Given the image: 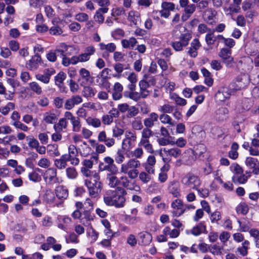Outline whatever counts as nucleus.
<instances>
[{"label":"nucleus","mask_w":259,"mask_h":259,"mask_svg":"<svg viewBox=\"0 0 259 259\" xmlns=\"http://www.w3.org/2000/svg\"><path fill=\"white\" fill-rule=\"evenodd\" d=\"M116 189L121 194H117L116 192L112 191H108L104 197V201L108 205L115 206L118 208L122 207L125 202L124 196L126 194V192L120 187H117Z\"/></svg>","instance_id":"1"},{"label":"nucleus","mask_w":259,"mask_h":259,"mask_svg":"<svg viewBox=\"0 0 259 259\" xmlns=\"http://www.w3.org/2000/svg\"><path fill=\"white\" fill-rule=\"evenodd\" d=\"M141 162L136 158H131L127 162L122 163L120 168L121 173L126 174L131 179H135L139 175L138 168L141 166Z\"/></svg>","instance_id":"2"},{"label":"nucleus","mask_w":259,"mask_h":259,"mask_svg":"<svg viewBox=\"0 0 259 259\" xmlns=\"http://www.w3.org/2000/svg\"><path fill=\"white\" fill-rule=\"evenodd\" d=\"M98 141L100 143H104L105 145L95 143L96 152L98 154H102L106 151V147L111 148L115 144V140L113 138L107 137L106 132L105 131H100L97 136ZM94 142H95L94 141Z\"/></svg>","instance_id":"3"},{"label":"nucleus","mask_w":259,"mask_h":259,"mask_svg":"<svg viewBox=\"0 0 259 259\" xmlns=\"http://www.w3.org/2000/svg\"><path fill=\"white\" fill-rule=\"evenodd\" d=\"M84 185L88 189L90 196L93 198L98 196L102 189V183L100 181V179H94L93 181L91 179H85L84 180Z\"/></svg>","instance_id":"4"},{"label":"nucleus","mask_w":259,"mask_h":259,"mask_svg":"<svg viewBox=\"0 0 259 259\" xmlns=\"http://www.w3.org/2000/svg\"><path fill=\"white\" fill-rule=\"evenodd\" d=\"M181 183L184 185L192 188L194 190L197 189L201 184L200 178L191 172H189L183 177L181 180Z\"/></svg>","instance_id":"5"},{"label":"nucleus","mask_w":259,"mask_h":259,"mask_svg":"<svg viewBox=\"0 0 259 259\" xmlns=\"http://www.w3.org/2000/svg\"><path fill=\"white\" fill-rule=\"evenodd\" d=\"M191 38L192 35L188 32L181 34L179 37V40L174 41L171 46L176 51H182L184 47L188 45Z\"/></svg>","instance_id":"6"},{"label":"nucleus","mask_w":259,"mask_h":259,"mask_svg":"<svg viewBox=\"0 0 259 259\" xmlns=\"http://www.w3.org/2000/svg\"><path fill=\"white\" fill-rule=\"evenodd\" d=\"M160 155L162 157V160L165 163H168L171 160V158H178L181 155V150L178 148H164L161 150Z\"/></svg>","instance_id":"7"},{"label":"nucleus","mask_w":259,"mask_h":259,"mask_svg":"<svg viewBox=\"0 0 259 259\" xmlns=\"http://www.w3.org/2000/svg\"><path fill=\"white\" fill-rule=\"evenodd\" d=\"M245 163L250 169L249 171H246V174L259 175V161L256 158L247 157L245 159Z\"/></svg>","instance_id":"8"},{"label":"nucleus","mask_w":259,"mask_h":259,"mask_svg":"<svg viewBox=\"0 0 259 259\" xmlns=\"http://www.w3.org/2000/svg\"><path fill=\"white\" fill-rule=\"evenodd\" d=\"M137 137L135 132L131 131H126L125 134V138L122 142V147H125L128 149H131L134 147L137 142Z\"/></svg>","instance_id":"9"},{"label":"nucleus","mask_w":259,"mask_h":259,"mask_svg":"<svg viewBox=\"0 0 259 259\" xmlns=\"http://www.w3.org/2000/svg\"><path fill=\"white\" fill-rule=\"evenodd\" d=\"M10 118L12 120V125L16 128H18L24 132L29 130L28 127L20 121V115L17 111H14L11 115Z\"/></svg>","instance_id":"10"},{"label":"nucleus","mask_w":259,"mask_h":259,"mask_svg":"<svg viewBox=\"0 0 259 259\" xmlns=\"http://www.w3.org/2000/svg\"><path fill=\"white\" fill-rule=\"evenodd\" d=\"M56 73L55 70L53 68H49L45 69L42 74H37L35 75V78L37 80L41 81L45 84H48L50 81L51 77Z\"/></svg>","instance_id":"11"},{"label":"nucleus","mask_w":259,"mask_h":259,"mask_svg":"<svg viewBox=\"0 0 259 259\" xmlns=\"http://www.w3.org/2000/svg\"><path fill=\"white\" fill-rule=\"evenodd\" d=\"M219 56L222 58L223 62L227 66H231L233 62V58L231 56V50L227 48H222L219 53Z\"/></svg>","instance_id":"12"},{"label":"nucleus","mask_w":259,"mask_h":259,"mask_svg":"<svg viewBox=\"0 0 259 259\" xmlns=\"http://www.w3.org/2000/svg\"><path fill=\"white\" fill-rule=\"evenodd\" d=\"M127 20L130 22L131 26H137L141 22V14L136 10H130L127 13Z\"/></svg>","instance_id":"13"},{"label":"nucleus","mask_w":259,"mask_h":259,"mask_svg":"<svg viewBox=\"0 0 259 259\" xmlns=\"http://www.w3.org/2000/svg\"><path fill=\"white\" fill-rule=\"evenodd\" d=\"M130 178L126 176H122L119 178L120 184L123 187L130 190H135L138 191L140 190V187L135 183H132L130 180Z\"/></svg>","instance_id":"14"},{"label":"nucleus","mask_w":259,"mask_h":259,"mask_svg":"<svg viewBox=\"0 0 259 259\" xmlns=\"http://www.w3.org/2000/svg\"><path fill=\"white\" fill-rule=\"evenodd\" d=\"M44 178L46 182L49 184L56 183L58 182L57 177V170L54 168H49L45 172Z\"/></svg>","instance_id":"15"},{"label":"nucleus","mask_w":259,"mask_h":259,"mask_svg":"<svg viewBox=\"0 0 259 259\" xmlns=\"http://www.w3.org/2000/svg\"><path fill=\"white\" fill-rule=\"evenodd\" d=\"M231 94V91L228 88L223 87L217 92L215 98L218 101L224 102L230 98Z\"/></svg>","instance_id":"16"},{"label":"nucleus","mask_w":259,"mask_h":259,"mask_svg":"<svg viewBox=\"0 0 259 259\" xmlns=\"http://www.w3.org/2000/svg\"><path fill=\"white\" fill-rule=\"evenodd\" d=\"M41 57L38 54L34 55L32 57L31 59L29 60L26 63V67L30 70H36L39 66V63L41 61Z\"/></svg>","instance_id":"17"},{"label":"nucleus","mask_w":259,"mask_h":259,"mask_svg":"<svg viewBox=\"0 0 259 259\" xmlns=\"http://www.w3.org/2000/svg\"><path fill=\"white\" fill-rule=\"evenodd\" d=\"M82 102V98L79 95L72 96L67 99L64 104V107L67 110L72 109L75 105H78Z\"/></svg>","instance_id":"18"},{"label":"nucleus","mask_w":259,"mask_h":259,"mask_svg":"<svg viewBox=\"0 0 259 259\" xmlns=\"http://www.w3.org/2000/svg\"><path fill=\"white\" fill-rule=\"evenodd\" d=\"M201 44L198 38L194 39L190 44V47L187 51L189 55L192 58H195L197 56L198 50L201 47Z\"/></svg>","instance_id":"19"},{"label":"nucleus","mask_w":259,"mask_h":259,"mask_svg":"<svg viewBox=\"0 0 259 259\" xmlns=\"http://www.w3.org/2000/svg\"><path fill=\"white\" fill-rule=\"evenodd\" d=\"M139 243L141 245L146 246L150 244L152 240L151 234L146 231L140 233L138 235Z\"/></svg>","instance_id":"20"},{"label":"nucleus","mask_w":259,"mask_h":259,"mask_svg":"<svg viewBox=\"0 0 259 259\" xmlns=\"http://www.w3.org/2000/svg\"><path fill=\"white\" fill-rule=\"evenodd\" d=\"M70 48L73 49L71 46H68L65 43H61L54 51L56 52V54L57 53L60 54L62 57L70 56L72 54L71 52L68 51Z\"/></svg>","instance_id":"21"},{"label":"nucleus","mask_w":259,"mask_h":259,"mask_svg":"<svg viewBox=\"0 0 259 259\" xmlns=\"http://www.w3.org/2000/svg\"><path fill=\"white\" fill-rule=\"evenodd\" d=\"M159 116L155 113H151L148 117L145 118L144 120V124L146 127L150 128L154 125L155 122L158 121Z\"/></svg>","instance_id":"22"},{"label":"nucleus","mask_w":259,"mask_h":259,"mask_svg":"<svg viewBox=\"0 0 259 259\" xmlns=\"http://www.w3.org/2000/svg\"><path fill=\"white\" fill-rule=\"evenodd\" d=\"M171 205L174 209L180 210V212H174V213H175L176 216L179 217L183 214L186 211V209H184V205L183 202L180 199H176L171 203Z\"/></svg>","instance_id":"23"},{"label":"nucleus","mask_w":259,"mask_h":259,"mask_svg":"<svg viewBox=\"0 0 259 259\" xmlns=\"http://www.w3.org/2000/svg\"><path fill=\"white\" fill-rule=\"evenodd\" d=\"M184 165H191L195 161V156L192 151H187L182 155Z\"/></svg>","instance_id":"24"},{"label":"nucleus","mask_w":259,"mask_h":259,"mask_svg":"<svg viewBox=\"0 0 259 259\" xmlns=\"http://www.w3.org/2000/svg\"><path fill=\"white\" fill-rule=\"evenodd\" d=\"M117 173H109L107 175L108 185L111 188H115L120 184L119 178L116 175Z\"/></svg>","instance_id":"25"},{"label":"nucleus","mask_w":259,"mask_h":259,"mask_svg":"<svg viewBox=\"0 0 259 259\" xmlns=\"http://www.w3.org/2000/svg\"><path fill=\"white\" fill-rule=\"evenodd\" d=\"M139 84L142 98H146L150 93V91L148 90L149 87V83L144 80H142L139 81Z\"/></svg>","instance_id":"26"},{"label":"nucleus","mask_w":259,"mask_h":259,"mask_svg":"<svg viewBox=\"0 0 259 259\" xmlns=\"http://www.w3.org/2000/svg\"><path fill=\"white\" fill-rule=\"evenodd\" d=\"M90 168L87 167H81V172L82 175L85 177L90 178L92 180V178L94 179H100V177L98 172L96 171H92L90 170Z\"/></svg>","instance_id":"27"},{"label":"nucleus","mask_w":259,"mask_h":259,"mask_svg":"<svg viewBox=\"0 0 259 259\" xmlns=\"http://www.w3.org/2000/svg\"><path fill=\"white\" fill-rule=\"evenodd\" d=\"M138 146L144 148L148 153L153 154L154 152L153 146L149 140L140 139Z\"/></svg>","instance_id":"28"},{"label":"nucleus","mask_w":259,"mask_h":259,"mask_svg":"<svg viewBox=\"0 0 259 259\" xmlns=\"http://www.w3.org/2000/svg\"><path fill=\"white\" fill-rule=\"evenodd\" d=\"M57 197L59 199H66L68 196L67 189L63 186H59L55 189Z\"/></svg>","instance_id":"29"},{"label":"nucleus","mask_w":259,"mask_h":259,"mask_svg":"<svg viewBox=\"0 0 259 259\" xmlns=\"http://www.w3.org/2000/svg\"><path fill=\"white\" fill-rule=\"evenodd\" d=\"M169 192L174 197H178L181 196L180 192V185L176 182H171L170 183L168 188Z\"/></svg>","instance_id":"30"},{"label":"nucleus","mask_w":259,"mask_h":259,"mask_svg":"<svg viewBox=\"0 0 259 259\" xmlns=\"http://www.w3.org/2000/svg\"><path fill=\"white\" fill-rule=\"evenodd\" d=\"M121 42L123 48L133 49L138 43V41L136 38L131 37L128 39H122Z\"/></svg>","instance_id":"31"},{"label":"nucleus","mask_w":259,"mask_h":259,"mask_svg":"<svg viewBox=\"0 0 259 259\" xmlns=\"http://www.w3.org/2000/svg\"><path fill=\"white\" fill-rule=\"evenodd\" d=\"M162 233L170 238H177L180 235V231L178 229H171L169 226H166L163 229Z\"/></svg>","instance_id":"32"},{"label":"nucleus","mask_w":259,"mask_h":259,"mask_svg":"<svg viewBox=\"0 0 259 259\" xmlns=\"http://www.w3.org/2000/svg\"><path fill=\"white\" fill-rule=\"evenodd\" d=\"M58 119V116L54 113L46 112L44 115L43 120L48 124L56 123Z\"/></svg>","instance_id":"33"},{"label":"nucleus","mask_w":259,"mask_h":259,"mask_svg":"<svg viewBox=\"0 0 259 259\" xmlns=\"http://www.w3.org/2000/svg\"><path fill=\"white\" fill-rule=\"evenodd\" d=\"M206 231V226L202 223H199L191 230V233L194 236H199Z\"/></svg>","instance_id":"34"},{"label":"nucleus","mask_w":259,"mask_h":259,"mask_svg":"<svg viewBox=\"0 0 259 259\" xmlns=\"http://www.w3.org/2000/svg\"><path fill=\"white\" fill-rule=\"evenodd\" d=\"M228 110L225 107H221L216 111V119L220 121L226 119L228 114Z\"/></svg>","instance_id":"35"},{"label":"nucleus","mask_w":259,"mask_h":259,"mask_svg":"<svg viewBox=\"0 0 259 259\" xmlns=\"http://www.w3.org/2000/svg\"><path fill=\"white\" fill-rule=\"evenodd\" d=\"M67 161H68L67 157L65 155H62L59 159L55 160V165L59 169H64L67 166Z\"/></svg>","instance_id":"36"},{"label":"nucleus","mask_w":259,"mask_h":259,"mask_svg":"<svg viewBox=\"0 0 259 259\" xmlns=\"http://www.w3.org/2000/svg\"><path fill=\"white\" fill-rule=\"evenodd\" d=\"M249 244V241L245 240L242 242V246L237 248V250L241 255L245 256L248 254Z\"/></svg>","instance_id":"37"},{"label":"nucleus","mask_w":259,"mask_h":259,"mask_svg":"<svg viewBox=\"0 0 259 259\" xmlns=\"http://www.w3.org/2000/svg\"><path fill=\"white\" fill-rule=\"evenodd\" d=\"M15 104L9 102L5 106L0 107V112L4 116L7 115L11 111L15 108Z\"/></svg>","instance_id":"38"},{"label":"nucleus","mask_w":259,"mask_h":259,"mask_svg":"<svg viewBox=\"0 0 259 259\" xmlns=\"http://www.w3.org/2000/svg\"><path fill=\"white\" fill-rule=\"evenodd\" d=\"M111 15L113 17L115 20L118 19V17H120L125 13V10L124 8L121 7H115L111 10Z\"/></svg>","instance_id":"39"},{"label":"nucleus","mask_w":259,"mask_h":259,"mask_svg":"<svg viewBox=\"0 0 259 259\" xmlns=\"http://www.w3.org/2000/svg\"><path fill=\"white\" fill-rule=\"evenodd\" d=\"M29 89L37 95L42 93V89L41 85L36 81H32L28 84Z\"/></svg>","instance_id":"40"},{"label":"nucleus","mask_w":259,"mask_h":259,"mask_svg":"<svg viewBox=\"0 0 259 259\" xmlns=\"http://www.w3.org/2000/svg\"><path fill=\"white\" fill-rule=\"evenodd\" d=\"M47 152L50 156L57 157L60 155V153L58 150V146L57 144H50L48 145Z\"/></svg>","instance_id":"41"},{"label":"nucleus","mask_w":259,"mask_h":259,"mask_svg":"<svg viewBox=\"0 0 259 259\" xmlns=\"http://www.w3.org/2000/svg\"><path fill=\"white\" fill-rule=\"evenodd\" d=\"M85 120L89 125L92 126L95 128H98L101 126L102 122L100 119L97 117H89Z\"/></svg>","instance_id":"42"},{"label":"nucleus","mask_w":259,"mask_h":259,"mask_svg":"<svg viewBox=\"0 0 259 259\" xmlns=\"http://www.w3.org/2000/svg\"><path fill=\"white\" fill-rule=\"evenodd\" d=\"M232 181L235 184H244L247 181V177L243 174V172H241L240 175H233Z\"/></svg>","instance_id":"43"},{"label":"nucleus","mask_w":259,"mask_h":259,"mask_svg":"<svg viewBox=\"0 0 259 259\" xmlns=\"http://www.w3.org/2000/svg\"><path fill=\"white\" fill-rule=\"evenodd\" d=\"M66 78V74L62 72H59L55 76V82L56 85L59 87H61L63 84V82L64 80Z\"/></svg>","instance_id":"44"},{"label":"nucleus","mask_w":259,"mask_h":259,"mask_svg":"<svg viewBox=\"0 0 259 259\" xmlns=\"http://www.w3.org/2000/svg\"><path fill=\"white\" fill-rule=\"evenodd\" d=\"M159 119L160 122L163 124H167L171 126L175 125L174 121L172 120L171 117L167 114L162 113L160 114Z\"/></svg>","instance_id":"45"},{"label":"nucleus","mask_w":259,"mask_h":259,"mask_svg":"<svg viewBox=\"0 0 259 259\" xmlns=\"http://www.w3.org/2000/svg\"><path fill=\"white\" fill-rule=\"evenodd\" d=\"M223 250V246H221L217 244H213L209 247V251L213 255H222Z\"/></svg>","instance_id":"46"},{"label":"nucleus","mask_w":259,"mask_h":259,"mask_svg":"<svg viewBox=\"0 0 259 259\" xmlns=\"http://www.w3.org/2000/svg\"><path fill=\"white\" fill-rule=\"evenodd\" d=\"M131 154L133 157V158H136L139 160L143 158L144 154V151L143 148L138 146V147L136 148L131 152Z\"/></svg>","instance_id":"47"},{"label":"nucleus","mask_w":259,"mask_h":259,"mask_svg":"<svg viewBox=\"0 0 259 259\" xmlns=\"http://www.w3.org/2000/svg\"><path fill=\"white\" fill-rule=\"evenodd\" d=\"M44 200L48 203H52L55 199V194L51 189H47L44 196Z\"/></svg>","instance_id":"48"},{"label":"nucleus","mask_w":259,"mask_h":259,"mask_svg":"<svg viewBox=\"0 0 259 259\" xmlns=\"http://www.w3.org/2000/svg\"><path fill=\"white\" fill-rule=\"evenodd\" d=\"M96 93V90L91 86L84 87L82 94L85 97H92Z\"/></svg>","instance_id":"49"},{"label":"nucleus","mask_w":259,"mask_h":259,"mask_svg":"<svg viewBox=\"0 0 259 259\" xmlns=\"http://www.w3.org/2000/svg\"><path fill=\"white\" fill-rule=\"evenodd\" d=\"M158 110L163 114L170 113L174 111V107L168 104H165L158 107Z\"/></svg>","instance_id":"50"},{"label":"nucleus","mask_w":259,"mask_h":259,"mask_svg":"<svg viewBox=\"0 0 259 259\" xmlns=\"http://www.w3.org/2000/svg\"><path fill=\"white\" fill-rule=\"evenodd\" d=\"M125 159L124 151L122 149H118L117 151L115 156V160L117 164H121Z\"/></svg>","instance_id":"51"},{"label":"nucleus","mask_w":259,"mask_h":259,"mask_svg":"<svg viewBox=\"0 0 259 259\" xmlns=\"http://www.w3.org/2000/svg\"><path fill=\"white\" fill-rule=\"evenodd\" d=\"M100 48L101 50H106L107 51L112 53L116 49V45L114 43H109L107 45L104 43L99 44Z\"/></svg>","instance_id":"52"},{"label":"nucleus","mask_w":259,"mask_h":259,"mask_svg":"<svg viewBox=\"0 0 259 259\" xmlns=\"http://www.w3.org/2000/svg\"><path fill=\"white\" fill-rule=\"evenodd\" d=\"M139 180L144 184H147L152 179L151 175L145 171L139 172Z\"/></svg>","instance_id":"53"},{"label":"nucleus","mask_w":259,"mask_h":259,"mask_svg":"<svg viewBox=\"0 0 259 259\" xmlns=\"http://www.w3.org/2000/svg\"><path fill=\"white\" fill-rule=\"evenodd\" d=\"M230 170L233 173V175L241 174L243 172L242 167L237 163H232L230 167Z\"/></svg>","instance_id":"54"},{"label":"nucleus","mask_w":259,"mask_h":259,"mask_svg":"<svg viewBox=\"0 0 259 259\" xmlns=\"http://www.w3.org/2000/svg\"><path fill=\"white\" fill-rule=\"evenodd\" d=\"M169 137H161L157 139V141L160 146H165L168 145H174V141L170 140Z\"/></svg>","instance_id":"55"},{"label":"nucleus","mask_w":259,"mask_h":259,"mask_svg":"<svg viewBox=\"0 0 259 259\" xmlns=\"http://www.w3.org/2000/svg\"><path fill=\"white\" fill-rule=\"evenodd\" d=\"M75 20L79 22H85L89 19V16L83 12H80L76 14L75 16Z\"/></svg>","instance_id":"56"},{"label":"nucleus","mask_w":259,"mask_h":259,"mask_svg":"<svg viewBox=\"0 0 259 259\" xmlns=\"http://www.w3.org/2000/svg\"><path fill=\"white\" fill-rule=\"evenodd\" d=\"M66 173L67 177L70 179H74L77 176V172L73 167H69L66 168Z\"/></svg>","instance_id":"57"},{"label":"nucleus","mask_w":259,"mask_h":259,"mask_svg":"<svg viewBox=\"0 0 259 259\" xmlns=\"http://www.w3.org/2000/svg\"><path fill=\"white\" fill-rule=\"evenodd\" d=\"M124 65L123 64L119 63L115 64L113 67L117 74H113V76L117 78H120L121 76V73L124 70Z\"/></svg>","instance_id":"58"},{"label":"nucleus","mask_w":259,"mask_h":259,"mask_svg":"<svg viewBox=\"0 0 259 259\" xmlns=\"http://www.w3.org/2000/svg\"><path fill=\"white\" fill-rule=\"evenodd\" d=\"M99 168L101 171H107L109 173H118V170L114 169V168L110 166L109 165L104 164L101 162L99 164Z\"/></svg>","instance_id":"59"},{"label":"nucleus","mask_w":259,"mask_h":259,"mask_svg":"<svg viewBox=\"0 0 259 259\" xmlns=\"http://www.w3.org/2000/svg\"><path fill=\"white\" fill-rule=\"evenodd\" d=\"M124 130L117 126H115L112 128V137L119 138L124 134Z\"/></svg>","instance_id":"60"},{"label":"nucleus","mask_w":259,"mask_h":259,"mask_svg":"<svg viewBox=\"0 0 259 259\" xmlns=\"http://www.w3.org/2000/svg\"><path fill=\"white\" fill-rule=\"evenodd\" d=\"M72 125V131L74 132H78L81 128V124L79 119L78 117H75L73 120L71 121Z\"/></svg>","instance_id":"61"},{"label":"nucleus","mask_w":259,"mask_h":259,"mask_svg":"<svg viewBox=\"0 0 259 259\" xmlns=\"http://www.w3.org/2000/svg\"><path fill=\"white\" fill-rule=\"evenodd\" d=\"M153 136V132L148 127H145L141 132V139L149 140V138Z\"/></svg>","instance_id":"62"},{"label":"nucleus","mask_w":259,"mask_h":259,"mask_svg":"<svg viewBox=\"0 0 259 259\" xmlns=\"http://www.w3.org/2000/svg\"><path fill=\"white\" fill-rule=\"evenodd\" d=\"M56 126H54V128L55 131V133H53L52 135V139L53 141L57 142L59 141H60L62 139V134L61 132L62 131H61V129L60 128H56Z\"/></svg>","instance_id":"63"},{"label":"nucleus","mask_w":259,"mask_h":259,"mask_svg":"<svg viewBox=\"0 0 259 259\" xmlns=\"http://www.w3.org/2000/svg\"><path fill=\"white\" fill-rule=\"evenodd\" d=\"M79 74L82 79L85 81H88L90 80L91 76L90 72L85 68H81L79 71Z\"/></svg>","instance_id":"64"}]
</instances>
